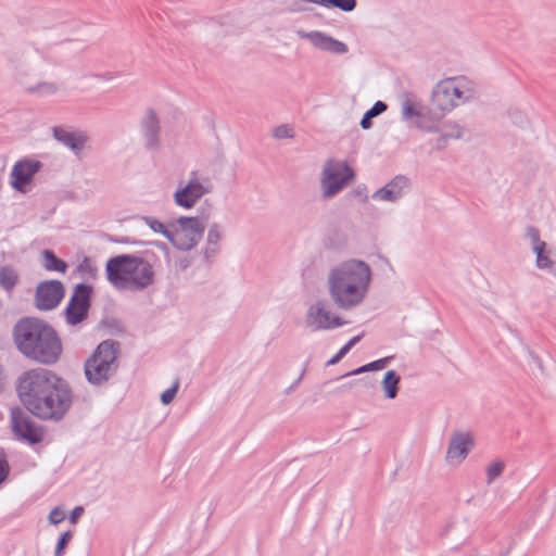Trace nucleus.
Here are the masks:
<instances>
[{
  "mask_svg": "<svg viewBox=\"0 0 556 556\" xmlns=\"http://www.w3.org/2000/svg\"><path fill=\"white\" fill-rule=\"evenodd\" d=\"M16 391L25 408L43 420H61L73 402L68 383L46 368L24 372Z\"/></svg>",
  "mask_w": 556,
  "mask_h": 556,
  "instance_id": "1",
  "label": "nucleus"
},
{
  "mask_svg": "<svg viewBox=\"0 0 556 556\" xmlns=\"http://www.w3.org/2000/svg\"><path fill=\"white\" fill-rule=\"evenodd\" d=\"M371 281L369 265L349 260L331 268L327 276L328 293L333 304L343 311L359 306L366 299Z\"/></svg>",
  "mask_w": 556,
  "mask_h": 556,
  "instance_id": "2",
  "label": "nucleus"
},
{
  "mask_svg": "<svg viewBox=\"0 0 556 556\" xmlns=\"http://www.w3.org/2000/svg\"><path fill=\"white\" fill-rule=\"evenodd\" d=\"M14 342L26 357L45 365L58 362L61 340L54 329L37 318H23L13 328Z\"/></svg>",
  "mask_w": 556,
  "mask_h": 556,
  "instance_id": "3",
  "label": "nucleus"
},
{
  "mask_svg": "<svg viewBox=\"0 0 556 556\" xmlns=\"http://www.w3.org/2000/svg\"><path fill=\"white\" fill-rule=\"evenodd\" d=\"M108 281L116 289L138 292L154 282V269L146 258L136 254H119L105 265Z\"/></svg>",
  "mask_w": 556,
  "mask_h": 556,
  "instance_id": "4",
  "label": "nucleus"
},
{
  "mask_svg": "<svg viewBox=\"0 0 556 556\" xmlns=\"http://www.w3.org/2000/svg\"><path fill=\"white\" fill-rule=\"evenodd\" d=\"M476 84L464 76L440 80L432 90L429 114L433 121H441L454 108L476 99Z\"/></svg>",
  "mask_w": 556,
  "mask_h": 556,
  "instance_id": "5",
  "label": "nucleus"
},
{
  "mask_svg": "<svg viewBox=\"0 0 556 556\" xmlns=\"http://www.w3.org/2000/svg\"><path fill=\"white\" fill-rule=\"evenodd\" d=\"M118 343L113 340L102 341L85 361L84 371L87 381L96 387L105 384L118 369Z\"/></svg>",
  "mask_w": 556,
  "mask_h": 556,
  "instance_id": "6",
  "label": "nucleus"
},
{
  "mask_svg": "<svg viewBox=\"0 0 556 556\" xmlns=\"http://www.w3.org/2000/svg\"><path fill=\"white\" fill-rule=\"evenodd\" d=\"M354 179L355 172L348 162L337 159L326 160L319 177L321 199L330 200L334 198Z\"/></svg>",
  "mask_w": 556,
  "mask_h": 556,
  "instance_id": "7",
  "label": "nucleus"
},
{
  "mask_svg": "<svg viewBox=\"0 0 556 556\" xmlns=\"http://www.w3.org/2000/svg\"><path fill=\"white\" fill-rule=\"evenodd\" d=\"M204 226L198 217H179L169 242L178 250L189 251L203 237Z\"/></svg>",
  "mask_w": 556,
  "mask_h": 556,
  "instance_id": "8",
  "label": "nucleus"
},
{
  "mask_svg": "<svg viewBox=\"0 0 556 556\" xmlns=\"http://www.w3.org/2000/svg\"><path fill=\"white\" fill-rule=\"evenodd\" d=\"M213 186L207 177L200 178L198 172L193 170L189 175L188 182L179 187L174 193V201L177 206L189 210L192 208L197 202L210 193Z\"/></svg>",
  "mask_w": 556,
  "mask_h": 556,
  "instance_id": "9",
  "label": "nucleus"
},
{
  "mask_svg": "<svg viewBox=\"0 0 556 556\" xmlns=\"http://www.w3.org/2000/svg\"><path fill=\"white\" fill-rule=\"evenodd\" d=\"M348 321L338 315H332L325 300H317L308 306L305 325L313 331H326L346 325Z\"/></svg>",
  "mask_w": 556,
  "mask_h": 556,
  "instance_id": "10",
  "label": "nucleus"
},
{
  "mask_svg": "<svg viewBox=\"0 0 556 556\" xmlns=\"http://www.w3.org/2000/svg\"><path fill=\"white\" fill-rule=\"evenodd\" d=\"M92 287L86 283H78L65 308L66 321L70 325H77L88 317L91 305Z\"/></svg>",
  "mask_w": 556,
  "mask_h": 556,
  "instance_id": "11",
  "label": "nucleus"
},
{
  "mask_svg": "<svg viewBox=\"0 0 556 556\" xmlns=\"http://www.w3.org/2000/svg\"><path fill=\"white\" fill-rule=\"evenodd\" d=\"M11 427L14 435L30 445L43 439V430L25 412L16 407L11 409Z\"/></svg>",
  "mask_w": 556,
  "mask_h": 556,
  "instance_id": "12",
  "label": "nucleus"
},
{
  "mask_svg": "<svg viewBox=\"0 0 556 556\" xmlns=\"http://www.w3.org/2000/svg\"><path fill=\"white\" fill-rule=\"evenodd\" d=\"M65 289L60 280L40 282L36 288L35 305L40 311L55 308L64 298Z\"/></svg>",
  "mask_w": 556,
  "mask_h": 556,
  "instance_id": "13",
  "label": "nucleus"
},
{
  "mask_svg": "<svg viewBox=\"0 0 556 556\" xmlns=\"http://www.w3.org/2000/svg\"><path fill=\"white\" fill-rule=\"evenodd\" d=\"M144 149L155 153L161 150V122L156 112L148 109L140 121Z\"/></svg>",
  "mask_w": 556,
  "mask_h": 556,
  "instance_id": "14",
  "label": "nucleus"
},
{
  "mask_svg": "<svg viewBox=\"0 0 556 556\" xmlns=\"http://www.w3.org/2000/svg\"><path fill=\"white\" fill-rule=\"evenodd\" d=\"M52 134L53 138L68 148L78 160H81L84 151L89 149L90 138L83 130L70 131L62 126H54Z\"/></svg>",
  "mask_w": 556,
  "mask_h": 556,
  "instance_id": "15",
  "label": "nucleus"
},
{
  "mask_svg": "<svg viewBox=\"0 0 556 556\" xmlns=\"http://www.w3.org/2000/svg\"><path fill=\"white\" fill-rule=\"evenodd\" d=\"M473 445L475 441L470 432L454 431L450 439L445 457L446 462L454 466L462 464Z\"/></svg>",
  "mask_w": 556,
  "mask_h": 556,
  "instance_id": "16",
  "label": "nucleus"
},
{
  "mask_svg": "<svg viewBox=\"0 0 556 556\" xmlns=\"http://www.w3.org/2000/svg\"><path fill=\"white\" fill-rule=\"evenodd\" d=\"M42 163L37 160L23 159L17 161L11 170V186L20 192L26 191V186L41 169Z\"/></svg>",
  "mask_w": 556,
  "mask_h": 556,
  "instance_id": "17",
  "label": "nucleus"
},
{
  "mask_svg": "<svg viewBox=\"0 0 556 556\" xmlns=\"http://www.w3.org/2000/svg\"><path fill=\"white\" fill-rule=\"evenodd\" d=\"M296 35L301 39L308 40L314 48L319 49L321 51H326L332 54H344L348 52V46L331 37L330 35L319 31V30H298Z\"/></svg>",
  "mask_w": 556,
  "mask_h": 556,
  "instance_id": "18",
  "label": "nucleus"
},
{
  "mask_svg": "<svg viewBox=\"0 0 556 556\" xmlns=\"http://www.w3.org/2000/svg\"><path fill=\"white\" fill-rule=\"evenodd\" d=\"M402 117L404 121H410L415 117L416 127L424 131L440 130L435 124L438 121H433L429 114V108L427 110L419 109L417 102L409 97H406L402 102Z\"/></svg>",
  "mask_w": 556,
  "mask_h": 556,
  "instance_id": "19",
  "label": "nucleus"
},
{
  "mask_svg": "<svg viewBox=\"0 0 556 556\" xmlns=\"http://www.w3.org/2000/svg\"><path fill=\"white\" fill-rule=\"evenodd\" d=\"M410 181L404 175H397L386 186L378 189L372 194V199L387 202L400 200L409 189Z\"/></svg>",
  "mask_w": 556,
  "mask_h": 556,
  "instance_id": "20",
  "label": "nucleus"
},
{
  "mask_svg": "<svg viewBox=\"0 0 556 556\" xmlns=\"http://www.w3.org/2000/svg\"><path fill=\"white\" fill-rule=\"evenodd\" d=\"M469 535V530L465 520L453 519L446 522L441 529L439 536L446 540L455 548L463 545Z\"/></svg>",
  "mask_w": 556,
  "mask_h": 556,
  "instance_id": "21",
  "label": "nucleus"
},
{
  "mask_svg": "<svg viewBox=\"0 0 556 556\" xmlns=\"http://www.w3.org/2000/svg\"><path fill=\"white\" fill-rule=\"evenodd\" d=\"M400 381L401 377L395 370H388L384 374L381 387L387 399L393 400L397 396Z\"/></svg>",
  "mask_w": 556,
  "mask_h": 556,
  "instance_id": "22",
  "label": "nucleus"
},
{
  "mask_svg": "<svg viewBox=\"0 0 556 556\" xmlns=\"http://www.w3.org/2000/svg\"><path fill=\"white\" fill-rule=\"evenodd\" d=\"M222 233L217 224H212L208 228L206 236V248L204 250L205 257L208 258L217 253L219 250V241Z\"/></svg>",
  "mask_w": 556,
  "mask_h": 556,
  "instance_id": "23",
  "label": "nucleus"
},
{
  "mask_svg": "<svg viewBox=\"0 0 556 556\" xmlns=\"http://www.w3.org/2000/svg\"><path fill=\"white\" fill-rule=\"evenodd\" d=\"M43 267L50 271H59L64 274L67 269V264L59 258L51 250L42 251Z\"/></svg>",
  "mask_w": 556,
  "mask_h": 556,
  "instance_id": "24",
  "label": "nucleus"
},
{
  "mask_svg": "<svg viewBox=\"0 0 556 556\" xmlns=\"http://www.w3.org/2000/svg\"><path fill=\"white\" fill-rule=\"evenodd\" d=\"M18 281V273L11 266L0 268V286L8 292L13 290Z\"/></svg>",
  "mask_w": 556,
  "mask_h": 556,
  "instance_id": "25",
  "label": "nucleus"
},
{
  "mask_svg": "<svg viewBox=\"0 0 556 556\" xmlns=\"http://www.w3.org/2000/svg\"><path fill=\"white\" fill-rule=\"evenodd\" d=\"M391 359H392V356H388V357H383V358L374 361V362L363 365L350 372H346L345 375L341 376V378L353 376V375H359V374L367 372L370 370L383 369L389 365Z\"/></svg>",
  "mask_w": 556,
  "mask_h": 556,
  "instance_id": "26",
  "label": "nucleus"
},
{
  "mask_svg": "<svg viewBox=\"0 0 556 556\" xmlns=\"http://www.w3.org/2000/svg\"><path fill=\"white\" fill-rule=\"evenodd\" d=\"M388 105L382 101H377L363 116L361 119V127L363 129H368L371 126L370 119L380 115L384 111H387Z\"/></svg>",
  "mask_w": 556,
  "mask_h": 556,
  "instance_id": "27",
  "label": "nucleus"
},
{
  "mask_svg": "<svg viewBox=\"0 0 556 556\" xmlns=\"http://www.w3.org/2000/svg\"><path fill=\"white\" fill-rule=\"evenodd\" d=\"M77 271L83 276L90 279H96L98 276V267L88 256H85L77 266Z\"/></svg>",
  "mask_w": 556,
  "mask_h": 556,
  "instance_id": "28",
  "label": "nucleus"
},
{
  "mask_svg": "<svg viewBox=\"0 0 556 556\" xmlns=\"http://www.w3.org/2000/svg\"><path fill=\"white\" fill-rule=\"evenodd\" d=\"M546 245L532 247V251L536 255L535 265L539 269H552L554 262L544 253Z\"/></svg>",
  "mask_w": 556,
  "mask_h": 556,
  "instance_id": "29",
  "label": "nucleus"
},
{
  "mask_svg": "<svg viewBox=\"0 0 556 556\" xmlns=\"http://www.w3.org/2000/svg\"><path fill=\"white\" fill-rule=\"evenodd\" d=\"M357 5L356 0H325L324 8L339 9L343 12H352Z\"/></svg>",
  "mask_w": 556,
  "mask_h": 556,
  "instance_id": "30",
  "label": "nucleus"
},
{
  "mask_svg": "<svg viewBox=\"0 0 556 556\" xmlns=\"http://www.w3.org/2000/svg\"><path fill=\"white\" fill-rule=\"evenodd\" d=\"M142 219L152 231L162 233L169 241V238H172L173 230L167 229L163 223L155 219L154 217L144 216Z\"/></svg>",
  "mask_w": 556,
  "mask_h": 556,
  "instance_id": "31",
  "label": "nucleus"
},
{
  "mask_svg": "<svg viewBox=\"0 0 556 556\" xmlns=\"http://www.w3.org/2000/svg\"><path fill=\"white\" fill-rule=\"evenodd\" d=\"M437 127L440 129L438 132H443L445 138L448 139H458L462 136V128L456 123H445L441 127L439 126V122L435 123Z\"/></svg>",
  "mask_w": 556,
  "mask_h": 556,
  "instance_id": "32",
  "label": "nucleus"
},
{
  "mask_svg": "<svg viewBox=\"0 0 556 556\" xmlns=\"http://www.w3.org/2000/svg\"><path fill=\"white\" fill-rule=\"evenodd\" d=\"M31 92H37L41 97L53 96L58 92V86L54 83H40L36 87L29 89Z\"/></svg>",
  "mask_w": 556,
  "mask_h": 556,
  "instance_id": "33",
  "label": "nucleus"
},
{
  "mask_svg": "<svg viewBox=\"0 0 556 556\" xmlns=\"http://www.w3.org/2000/svg\"><path fill=\"white\" fill-rule=\"evenodd\" d=\"M504 467L505 464L503 460H496L486 468L488 484L492 483L496 478H498L502 475Z\"/></svg>",
  "mask_w": 556,
  "mask_h": 556,
  "instance_id": "34",
  "label": "nucleus"
},
{
  "mask_svg": "<svg viewBox=\"0 0 556 556\" xmlns=\"http://www.w3.org/2000/svg\"><path fill=\"white\" fill-rule=\"evenodd\" d=\"M273 137L278 140L291 139L294 137V130L290 125L282 124L274 128Z\"/></svg>",
  "mask_w": 556,
  "mask_h": 556,
  "instance_id": "35",
  "label": "nucleus"
},
{
  "mask_svg": "<svg viewBox=\"0 0 556 556\" xmlns=\"http://www.w3.org/2000/svg\"><path fill=\"white\" fill-rule=\"evenodd\" d=\"M73 533L71 531H66L61 534V536L58 540L54 556H63L64 548L68 544V542L72 540Z\"/></svg>",
  "mask_w": 556,
  "mask_h": 556,
  "instance_id": "36",
  "label": "nucleus"
},
{
  "mask_svg": "<svg viewBox=\"0 0 556 556\" xmlns=\"http://www.w3.org/2000/svg\"><path fill=\"white\" fill-rule=\"evenodd\" d=\"M179 388V381L176 380L174 382V384L168 388L167 390H165L162 394H161V402L164 404V405H168L169 403L173 402V400L175 399V395L177 393V390Z\"/></svg>",
  "mask_w": 556,
  "mask_h": 556,
  "instance_id": "37",
  "label": "nucleus"
},
{
  "mask_svg": "<svg viewBox=\"0 0 556 556\" xmlns=\"http://www.w3.org/2000/svg\"><path fill=\"white\" fill-rule=\"evenodd\" d=\"M526 235L531 240L532 247L546 245V243L541 240L540 231L535 227H527Z\"/></svg>",
  "mask_w": 556,
  "mask_h": 556,
  "instance_id": "38",
  "label": "nucleus"
},
{
  "mask_svg": "<svg viewBox=\"0 0 556 556\" xmlns=\"http://www.w3.org/2000/svg\"><path fill=\"white\" fill-rule=\"evenodd\" d=\"M10 472V467L3 451H0V484L7 480Z\"/></svg>",
  "mask_w": 556,
  "mask_h": 556,
  "instance_id": "39",
  "label": "nucleus"
},
{
  "mask_svg": "<svg viewBox=\"0 0 556 556\" xmlns=\"http://www.w3.org/2000/svg\"><path fill=\"white\" fill-rule=\"evenodd\" d=\"M65 518V515L64 513L59 508V507H54L50 514H49V521L50 523L52 525H59L60 522H62Z\"/></svg>",
  "mask_w": 556,
  "mask_h": 556,
  "instance_id": "40",
  "label": "nucleus"
},
{
  "mask_svg": "<svg viewBox=\"0 0 556 556\" xmlns=\"http://www.w3.org/2000/svg\"><path fill=\"white\" fill-rule=\"evenodd\" d=\"M350 195L359 199L362 202H366L368 199L367 189L365 186H358L350 193Z\"/></svg>",
  "mask_w": 556,
  "mask_h": 556,
  "instance_id": "41",
  "label": "nucleus"
},
{
  "mask_svg": "<svg viewBox=\"0 0 556 556\" xmlns=\"http://www.w3.org/2000/svg\"><path fill=\"white\" fill-rule=\"evenodd\" d=\"M348 352H349V351H348L344 346H342V348L339 350V352H338L334 356H332V357H331V358L326 363V365H327V366H332V365L337 364L341 358H343V357H344V355H345Z\"/></svg>",
  "mask_w": 556,
  "mask_h": 556,
  "instance_id": "42",
  "label": "nucleus"
},
{
  "mask_svg": "<svg viewBox=\"0 0 556 556\" xmlns=\"http://www.w3.org/2000/svg\"><path fill=\"white\" fill-rule=\"evenodd\" d=\"M84 513V507L83 506H76L72 511H71V515L68 517V520L71 523H76L78 518L83 515Z\"/></svg>",
  "mask_w": 556,
  "mask_h": 556,
  "instance_id": "43",
  "label": "nucleus"
},
{
  "mask_svg": "<svg viewBox=\"0 0 556 556\" xmlns=\"http://www.w3.org/2000/svg\"><path fill=\"white\" fill-rule=\"evenodd\" d=\"M302 1L300 0H296L294 1L289 8H288V11L291 12V13H301V12H305L307 11L308 9L306 7H304L302 3Z\"/></svg>",
  "mask_w": 556,
  "mask_h": 556,
  "instance_id": "44",
  "label": "nucleus"
},
{
  "mask_svg": "<svg viewBox=\"0 0 556 556\" xmlns=\"http://www.w3.org/2000/svg\"><path fill=\"white\" fill-rule=\"evenodd\" d=\"M448 138H445V135L441 132V136L437 139V148L438 149H444L446 147Z\"/></svg>",
  "mask_w": 556,
  "mask_h": 556,
  "instance_id": "45",
  "label": "nucleus"
},
{
  "mask_svg": "<svg viewBox=\"0 0 556 556\" xmlns=\"http://www.w3.org/2000/svg\"><path fill=\"white\" fill-rule=\"evenodd\" d=\"M362 339V334L359 336H356V337H353L352 339H350L348 341V343H345L343 346L350 351L359 340Z\"/></svg>",
  "mask_w": 556,
  "mask_h": 556,
  "instance_id": "46",
  "label": "nucleus"
},
{
  "mask_svg": "<svg viewBox=\"0 0 556 556\" xmlns=\"http://www.w3.org/2000/svg\"><path fill=\"white\" fill-rule=\"evenodd\" d=\"M157 249L163 251L165 254H168V248L164 242L156 241L153 243Z\"/></svg>",
  "mask_w": 556,
  "mask_h": 556,
  "instance_id": "47",
  "label": "nucleus"
},
{
  "mask_svg": "<svg viewBox=\"0 0 556 556\" xmlns=\"http://www.w3.org/2000/svg\"><path fill=\"white\" fill-rule=\"evenodd\" d=\"M362 381H363V380H354V381H351V382H349V383H346V384H343V386H342V388H343V389H351V388H352V387H354L356 383L362 382Z\"/></svg>",
  "mask_w": 556,
  "mask_h": 556,
  "instance_id": "48",
  "label": "nucleus"
},
{
  "mask_svg": "<svg viewBox=\"0 0 556 556\" xmlns=\"http://www.w3.org/2000/svg\"><path fill=\"white\" fill-rule=\"evenodd\" d=\"M532 359L536 363L538 367H539L540 369H542V364H541V361L539 359V357H538V356L532 355Z\"/></svg>",
  "mask_w": 556,
  "mask_h": 556,
  "instance_id": "49",
  "label": "nucleus"
},
{
  "mask_svg": "<svg viewBox=\"0 0 556 556\" xmlns=\"http://www.w3.org/2000/svg\"><path fill=\"white\" fill-rule=\"evenodd\" d=\"M516 115H517V117L520 119V123H522V122H525V121H526V117H525V115H523V114H521V113L517 112V113H516Z\"/></svg>",
  "mask_w": 556,
  "mask_h": 556,
  "instance_id": "50",
  "label": "nucleus"
}]
</instances>
